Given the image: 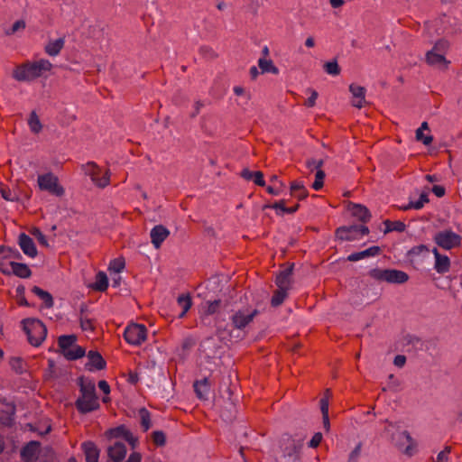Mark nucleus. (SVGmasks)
Returning a JSON list of instances; mask_svg holds the SVG:
<instances>
[{"label": "nucleus", "instance_id": "nucleus-1", "mask_svg": "<svg viewBox=\"0 0 462 462\" xmlns=\"http://www.w3.org/2000/svg\"><path fill=\"white\" fill-rule=\"evenodd\" d=\"M51 67V63L45 59L26 61L16 66L13 71V78L20 82L32 81L42 77L44 72L50 71Z\"/></svg>", "mask_w": 462, "mask_h": 462}, {"label": "nucleus", "instance_id": "nucleus-2", "mask_svg": "<svg viewBox=\"0 0 462 462\" xmlns=\"http://www.w3.org/2000/svg\"><path fill=\"white\" fill-rule=\"evenodd\" d=\"M80 396L77 399L75 405L80 413H88L99 408L98 398L96 393V386L93 381L79 378Z\"/></svg>", "mask_w": 462, "mask_h": 462}, {"label": "nucleus", "instance_id": "nucleus-3", "mask_svg": "<svg viewBox=\"0 0 462 462\" xmlns=\"http://www.w3.org/2000/svg\"><path fill=\"white\" fill-rule=\"evenodd\" d=\"M22 323L30 344L39 346L47 335V328L44 324L36 319H25Z\"/></svg>", "mask_w": 462, "mask_h": 462}, {"label": "nucleus", "instance_id": "nucleus-4", "mask_svg": "<svg viewBox=\"0 0 462 462\" xmlns=\"http://www.w3.org/2000/svg\"><path fill=\"white\" fill-rule=\"evenodd\" d=\"M369 276L379 282L402 284L408 281L406 273L395 269L374 268L369 271Z\"/></svg>", "mask_w": 462, "mask_h": 462}, {"label": "nucleus", "instance_id": "nucleus-5", "mask_svg": "<svg viewBox=\"0 0 462 462\" xmlns=\"http://www.w3.org/2000/svg\"><path fill=\"white\" fill-rule=\"evenodd\" d=\"M107 462H122L127 453L125 445L123 442L116 441L107 448ZM142 455L139 452H132L125 462H141Z\"/></svg>", "mask_w": 462, "mask_h": 462}, {"label": "nucleus", "instance_id": "nucleus-6", "mask_svg": "<svg viewBox=\"0 0 462 462\" xmlns=\"http://www.w3.org/2000/svg\"><path fill=\"white\" fill-rule=\"evenodd\" d=\"M433 240L438 246L445 250H451L461 245V236L451 229L437 232L434 235Z\"/></svg>", "mask_w": 462, "mask_h": 462}, {"label": "nucleus", "instance_id": "nucleus-7", "mask_svg": "<svg viewBox=\"0 0 462 462\" xmlns=\"http://www.w3.org/2000/svg\"><path fill=\"white\" fill-rule=\"evenodd\" d=\"M84 171L91 180L99 188L106 187L110 182V171H103L95 162H89L83 166Z\"/></svg>", "mask_w": 462, "mask_h": 462}, {"label": "nucleus", "instance_id": "nucleus-8", "mask_svg": "<svg viewBox=\"0 0 462 462\" xmlns=\"http://www.w3.org/2000/svg\"><path fill=\"white\" fill-rule=\"evenodd\" d=\"M369 233L367 226L364 225L344 226L337 229L336 236L340 240H358Z\"/></svg>", "mask_w": 462, "mask_h": 462}, {"label": "nucleus", "instance_id": "nucleus-9", "mask_svg": "<svg viewBox=\"0 0 462 462\" xmlns=\"http://www.w3.org/2000/svg\"><path fill=\"white\" fill-rule=\"evenodd\" d=\"M147 337V328L142 324L128 325L124 332L125 341L133 346H140Z\"/></svg>", "mask_w": 462, "mask_h": 462}, {"label": "nucleus", "instance_id": "nucleus-10", "mask_svg": "<svg viewBox=\"0 0 462 462\" xmlns=\"http://www.w3.org/2000/svg\"><path fill=\"white\" fill-rule=\"evenodd\" d=\"M38 185L42 190L60 197L64 194V189L59 184L58 178L51 172L38 176Z\"/></svg>", "mask_w": 462, "mask_h": 462}, {"label": "nucleus", "instance_id": "nucleus-11", "mask_svg": "<svg viewBox=\"0 0 462 462\" xmlns=\"http://www.w3.org/2000/svg\"><path fill=\"white\" fill-rule=\"evenodd\" d=\"M302 439H294L291 436L285 434L282 436L281 448L284 457L295 459L297 454L302 448Z\"/></svg>", "mask_w": 462, "mask_h": 462}, {"label": "nucleus", "instance_id": "nucleus-12", "mask_svg": "<svg viewBox=\"0 0 462 462\" xmlns=\"http://www.w3.org/2000/svg\"><path fill=\"white\" fill-rule=\"evenodd\" d=\"M257 310H239L236 311L231 317V322L234 328L237 329H244L250 324L254 318L257 315Z\"/></svg>", "mask_w": 462, "mask_h": 462}, {"label": "nucleus", "instance_id": "nucleus-13", "mask_svg": "<svg viewBox=\"0 0 462 462\" xmlns=\"http://www.w3.org/2000/svg\"><path fill=\"white\" fill-rule=\"evenodd\" d=\"M393 441L395 442V444L402 448L406 443H408V446L405 448L403 452L406 455L411 456L412 455V448L414 446V440L411 438V434L407 430H403L402 432L397 433L396 435L393 434Z\"/></svg>", "mask_w": 462, "mask_h": 462}, {"label": "nucleus", "instance_id": "nucleus-14", "mask_svg": "<svg viewBox=\"0 0 462 462\" xmlns=\"http://www.w3.org/2000/svg\"><path fill=\"white\" fill-rule=\"evenodd\" d=\"M18 244L24 254L31 258H34L38 252L32 239L24 233H22L18 237Z\"/></svg>", "mask_w": 462, "mask_h": 462}, {"label": "nucleus", "instance_id": "nucleus-15", "mask_svg": "<svg viewBox=\"0 0 462 462\" xmlns=\"http://www.w3.org/2000/svg\"><path fill=\"white\" fill-rule=\"evenodd\" d=\"M40 443L38 441H30L21 450V457L24 462H35L38 458Z\"/></svg>", "mask_w": 462, "mask_h": 462}, {"label": "nucleus", "instance_id": "nucleus-16", "mask_svg": "<svg viewBox=\"0 0 462 462\" xmlns=\"http://www.w3.org/2000/svg\"><path fill=\"white\" fill-rule=\"evenodd\" d=\"M170 231L162 225H157L152 228L150 236L153 246L158 249L163 241L169 236Z\"/></svg>", "mask_w": 462, "mask_h": 462}, {"label": "nucleus", "instance_id": "nucleus-17", "mask_svg": "<svg viewBox=\"0 0 462 462\" xmlns=\"http://www.w3.org/2000/svg\"><path fill=\"white\" fill-rule=\"evenodd\" d=\"M87 357L88 361L86 364V368L88 371L102 370L106 367V361L98 352L91 350L88 353Z\"/></svg>", "mask_w": 462, "mask_h": 462}, {"label": "nucleus", "instance_id": "nucleus-18", "mask_svg": "<svg viewBox=\"0 0 462 462\" xmlns=\"http://www.w3.org/2000/svg\"><path fill=\"white\" fill-rule=\"evenodd\" d=\"M381 252V248L379 246L374 245L371 246L365 250L360 251V252H355L350 254L346 260L349 262H357L368 257H374L378 255Z\"/></svg>", "mask_w": 462, "mask_h": 462}, {"label": "nucleus", "instance_id": "nucleus-19", "mask_svg": "<svg viewBox=\"0 0 462 462\" xmlns=\"http://www.w3.org/2000/svg\"><path fill=\"white\" fill-rule=\"evenodd\" d=\"M435 256L434 269L438 273H446L449 271L450 260L447 255L440 254L437 248L432 250Z\"/></svg>", "mask_w": 462, "mask_h": 462}, {"label": "nucleus", "instance_id": "nucleus-20", "mask_svg": "<svg viewBox=\"0 0 462 462\" xmlns=\"http://www.w3.org/2000/svg\"><path fill=\"white\" fill-rule=\"evenodd\" d=\"M86 462H98L100 450L94 442L86 441L81 445Z\"/></svg>", "mask_w": 462, "mask_h": 462}, {"label": "nucleus", "instance_id": "nucleus-21", "mask_svg": "<svg viewBox=\"0 0 462 462\" xmlns=\"http://www.w3.org/2000/svg\"><path fill=\"white\" fill-rule=\"evenodd\" d=\"M349 91L351 92L353 97L355 98L353 100V106L357 108L363 107L364 103L365 102V88L356 84H351L349 86Z\"/></svg>", "mask_w": 462, "mask_h": 462}, {"label": "nucleus", "instance_id": "nucleus-22", "mask_svg": "<svg viewBox=\"0 0 462 462\" xmlns=\"http://www.w3.org/2000/svg\"><path fill=\"white\" fill-rule=\"evenodd\" d=\"M349 210L353 217H356L363 223L368 222L371 218V214L368 208L360 204H351L349 206Z\"/></svg>", "mask_w": 462, "mask_h": 462}, {"label": "nucleus", "instance_id": "nucleus-23", "mask_svg": "<svg viewBox=\"0 0 462 462\" xmlns=\"http://www.w3.org/2000/svg\"><path fill=\"white\" fill-rule=\"evenodd\" d=\"M426 60L430 66H434L438 69H445L448 64V61L446 60L445 56H443L441 53H437L430 51H429L426 54Z\"/></svg>", "mask_w": 462, "mask_h": 462}, {"label": "nucleus", "instance_id": "nucleus-24", "mask_svg": "<svg viewBox=\"0 0 462 462\" xmlns=\"http://www.w3.org/2000/svg\"><path fill=\"white\" fill-rule=\"evenodd\" d=\"M9 272L20 278H29L32 274L30 268L25 263L11 261L9 263Z\"/></svg>", "mask_w": 462, "mask_h": 462}, {"label": "nucleus", "instance_id": "nucleus-25", "mask_svg": "<svg viewBox=\"0 0 462 462\" xmlns=\"http://www.w3.org/2000/svg\"><path fill=\"white\" fill-rule=\"evenodd\" d=\"M292 271H293V264L285 268L277 275L275 282H276V285L278 286V288H285V289L289 290L290 285H291V278L292 275Z\"/></svg>", "mask_w": 462, "mask_h": 462}, {"label": "nucleus", "instance_id": "nucleus-26", "mask_svg": "<svg viewBox=\"0 0 462 462\" xmlns=\"http://www.w3.org/2000/svg\"><path fill=\"white\" fill-rule=\"evenodd\" d=\"M241 176L246 180H252L258 186H265V181L263 180V174L262 171H252L248 169H244L241 171Z\"/></svg>", "mask_w": 462, "mask_h": 462}, {"label": "nucleus", "instance_id": "nucleus-27", "mask_svg": "<svg viewBox=\"0 0 462 462\" xmlns=\"http://www.w3.org/2000/svg\"><path fill=\"white\" fill-rule=\"evenodd\" d=\"M194 391L197 396L201 400L208 399L209 393V383L208 378L196 381L193 384Z\"/></svg>", "mask_w": 462, "mask_h": 462}, {"label": "nucleus", "instance_id": "nucleus-28", "mask_svg": "<svg viewBox=\"0 0 462 462\" xmlns=\"http://www.w3.org/2000/svg\"><path fill=\"white\" fill-rule=\"evenodd\" d=\"M200 351L205 354L207 357H214L217 353V344L214 337H209L200 343Z\"/></svg>", "mask_w": 462, "mask_h": 462}, {"label": "nucleus", "instance_id": "nucleus-29", "mask_svg": "<svg viewBox=\"0 0 462 462\" xmlns=\"http://www.w3.org/2000/svg\"><path fill=\"white\" fill-rule=\"evenodd\" d=\"M291 194L299 200H301L308 196V190L302 181L295 180L291 183Z\"/></svg>", "mask_w": 462, "mask_h": 462}, {"label": "nucleus", "instance_id": "nucleus-30", "mask_svg": "<svg viewBox=\"0 0 462 462\" xmlns=\"http://www.w3.org/2000/svg\"><path fill=\"white\" fill-rule=\"evenodd\" d=\"M65 43V41L63 38H59L54 41H51L48 42V44L45 46V51L50 56H57L61 49L63 48Z\"/></svg>", "mask_w": 462, "mask_h": 462}, {"label": "nucleus", "instance_id": "nucleus-31", "mask_svg": "<svg viewBox=\"0 0 462 462\" xmlns=\"http://www.w3.org/2000/svg\"><path fill=\"white\" fill-rule=\"evenodd\" d=\"M77 337L75 335H62L59 337L58 344L63 355H65L67 350L74 346Z\"/></svg>", "mask_w": 462, "mask_h": 462}, {"label": "nucleus", "instance_id": "nucleus-32", "mask_svg": "<svg viewBox=\"0 0 462 462\" xmlns=\"http://www.w3.org/2000/svg\"><path fill=\"white\" fill-rule=\"evenodd\" d=\"M32 291L43 301L46 308L53 306V298L48 291H43L38 286H33Z\"/></svg>", "mask_w": 462, "mask_h": 462}, {"label": "nucleus", "instance_id": "nucleus-33", "mask_svg": "<svg viewBox=\"0 0 462 462\" xmlns=\"http://www.w3.org/2000/svg\"><path fill=\"white\" fill-rule=\"evenodd\" d=\"M108 287V279L104 272H98L96 275L95 283L92 288L97 291H105Z\"/></svg>", "mask_w": 462, "mask_h": 462}, {"label": "nucleus", "instance_id": "nucleus-34", "mask_svg": "<svg viewBox=\"0 0 462 462\" xmlns=\"http://www.w3.org/2000/svg\"><path fill=\"white\" fill-rule=\"evenodd\" d=\"M272 208H274L277 211V214L280 216H283L284 214H292L296 212L299 208V204H296L293 207L288 208L285 206L284 200H280L271 206Z\"/></svg>", "mask_w": 462, "mask_h": 462}, {"label": "nucleus", "instance_id": "nucleus-35", "mask_svg": "<svg viewBox=\"0 0 462 462\" xmlns=\"http://www.w3.org/2000/svg\"><path fill=\"white\" fill-rule=\"evenodd\" d=\"M28 125L32 133L39 134L42 130V124L35 111H32L28 118Z\"/></svg>", "mask_w": 462, "mask_h": 462}, {"label": "nucleus", "instance_id": "nucleus-36", "mask_svg": "<svg viewBox=\"0 0 462 462\" xmlns=\"http://www.w3.org/2000/svg\"><path fill=\"white\" fill-rule=\"evenodd\" d=\"M178 304L182 310L179 317L183 318L191 307V299L189 295H180L178 297Z\"/></svg>", "mask_w": 462, "mask_h": 462}, {"label": "nucleus", "instance_id": "nucleus-37", "mask_svg": "<svg viewBox=\"0 0 462 462\" xmlns=\"http://www.w3.org/2000/svg\"><path fill=\"white\" fill-rule=\"evenodd\" d=\"M385 226V233L388 232H403L406 229V225L402 221H391V220H385L383 222Z\"/></svg>", "mask_w": 462, "mask_h": 462}, {"label": "nucleus", "instance_id": "nucleus-38", "mask_svg": "<svg viewBox=\"0 0 462 462\" xmlns=\"http://www.w3.org/2000/svg\"><path fill=\"white\" fill-rule=\"evenodd\" d=\"M258 66L263 73L271 72L273 74H277L279 72L278 69L273 65L271 60L261 58L258 60Z\"/></svg>", "mask_w": 462, "mask_h": 462}, {"label": "nucleus", "instance_id": "nucleus-39", "mask_svg": "<svg viewBox=\"0 0 462 462\" xmlns=\"http://www.w3.org/2000/svg\"><path fill=\"white\" fill-rule=\"evenodd\" d=\"M11 248L0 245V270L4 273H10L8 267H5V260L10 259Z\"/></svg>", "mask_w": 462, "mask_h": 462}, {"label": "nucleus", "instance_id": "nucleus-40", "mask_svg": "<svg viewBox=\"0 0 462 462\" xmlns=\"http://www.w3.org/2000/svg\"><path fill=\"white\" fill-rule=\"evenodd\" d=\"M287 291L288 289L285 288H278L277 291H274L273 297H272V306L278 307L280 306L285 300L287 296Z\"/></svg>", "mask_w": 462, "mask_h": 462}, {"label": "nucleus", "instance_id": "nucleus-41", "mask_svg": "<svg viewBox=\"0 0 462 462\" xmlns=\"http://www.w3.org/2000/svg\"><path fill=\"white\" fill-rule=\"evenodd\" d=\"M85 356V349L79 346H74L65 352L64 356L69 360H76Z\"/></svg>", "mask_w": 462, "mask_h": 462}, {"label": "nucleus", "instance_id": "nucleus-42", "mask_svg": "<svg viewBox=\"0 0 462 462\" xmlns=\"http://www.w3.org/2000/svg\"><path fill=\"white\" fill-rule=\"evenodd\" d=\"M140 423L144 431H147L151 426V414L147 409L142 408L139 410Z\"/></svg>", "mask_w": 462, "mask_h": 462}, {"label": "nucleus", "instance_id": "nucleus-43", "mask_svg": "<svg viewBox=\"0 0 462 462\" xmlns=\"http://www.w3.org/2000/svg\"><path fill=\"white\" fill-rule=\"evenodd\" d=\"M128 431L129 430L125 426L120 425L116 428L110 429L107 431V435L109 438H121L124 439V438L126 437V435L128 434Z\"/></svg>", "mask_w": 462, "mask_h": 462}, {"label": "nucleus", "instance_id": "nucleus-44", "mask_svg": "<svg viewBox=\"0 0 462 462\" xmlns=\"http://www.w3.org/2000/svg\"><path fill=\"white\" fill-rule=\"evenodd\" d=\"M325 71L331 76H337L340 73V68L337 60L328 61L324 64Z\"/></svg>", "mask_w": 462, "mask_h": 462}, {"label": "nucleus", "instance_id": "nucleus-45", "mask_svg": "<svg viewBox=\"0 0 462 462\" xmlns=\"http://www.w3.org/2000/svg\"><path fill=\"white\" fill-rule=\"evenodd\" d=\"M448 46H449V44L446 40H439L434 44V46L430 50V51L441 53L443 56H445V54L448 49Z\"/></svg>", "mask_w": 462, "mask_h": 462}, {"label": "nucleus", "instance_id": "nucleus-46", "mask_svg": "<svg viewBox=\"0 0 462 462\" xmlns=\"http://www.w3.org/2000/svg\"><path fill=\"white\" fill-rule=\"evenodd\" d=\"M31 234L38 240L40 245H42L45 247H49V243H48V240H47L45 235L39 228H36V227L33 228L31 231Z\"/></svg>", "mask_w": 462, "mask_h": 462}, {"label": "nucleus", "instance_id": "nucleus-47", "mask_svg": "<svg viewBox=\"0 0 462 462\" xmlns=\"http://www.w3.org/2000/svg\"><path fill=\"white\" fill-rule=\"evenodd\" d=\"M325 178V172L322 170L316 171L315 181L312 184V188L315 190H319L323 187V180Z\"/></svg>", "mask_w": 462, "mask_h": 462}, {"label": "nucleus", "instance_id": "nucleus-48", "mask_svg": "<svg viewBox=\"0 0 462 462\" xmlns=\"http://www.w3.org/2000/svg\"><path fill=\"white\" fill-rule=\"evenodd\" d=\"M82 312H83V309H81V313ZM79 322H80V328H82V330H84V331H93L94 330V326H93L92 320L90 319L84 317L82 314L79 318Z\"/></svg>", "mask_w": 462, "mask_h": 462}, {"label": "nucleus", "instance_id": "nucleus-49", "mask_svg": "<svg viewBox=\"0 0 462 462\" xmlns=\"http://www.w3.org/2000/svg\"><path fill=\"white\" fill-rule=\"evenodd\" d=\"M416 139L421 142L425 145H429L432 143L433 137L431 135H424L421 129L416 130Z\"/></svg>", "mask_w": 462, "mask_h": 462}, {"label": "nucleus", "instance_id": "nucleus-50", "mask_svg": "<svg viewBox=\"0 0 462 462\" xmlns=\"http://www.w3.org/2000/svg\"><path fill=\"white\" fill-rule=\"evenodd\" d=\"M125 267V262L120 259L113 260L109 264V269L115 273H121Z\"/></svg>", "mask_w": 462, "mask_h": 462}, {"label": "nucleus", "instance_id": "nucleus-51", "mask_svg": "<svg viewBox=\"0 0 462 462\" xmlns=\"http://www.w3.org/2000/svg\"><path fill=\"white\" fill-rule=\"evenodd\" d=\"M152 441L157 445V446H163L165 444V441H166V438H165V435L162 431H154L152 433Z\"/></svg>", "mask_w": 462, "mask_h": 462}, {"label": "nucleus", "instance_id": "nucleus-52", "mask_svg": "<svg viewBox=\"0 0 462 462\" xmlns=\"http://www.w3.org/2000/svg\"><path fill=\"white\" fill-rule=\"evenodd\" d=\"M220 306V300H215L213 301H208L207 302V310L206 313L208 315L214 314L217 311Z\"/></svg>", "mask_w": 462, "mask_h": 462}, {"label": "nucleus", "instance_id": "nucleus-53", "mask_svg": "<svg viewBox=\"0 0 462 462\" xmlns=\"http://www.w3.org/2000/svg\"><path fill=\"white\" fill-rule=\"evenodd\" d=\"M423 253H429V249L426 245H420L412 247L409 251V255L410 256L420 255Z\"/></svg>", "mask_w": 462, "mask_h": 462}, {"label": "nucleus", "instance_id": "nucleus-54", "mask_svg": "<svg viewBox=\"0 0 462 462\" xmlns=\"http://www.w3.org/2000/svg\"><path fill=\"white\" fill-rule=\"evenodd\" d=\"M451 451L450 447H446L442 451H440L438 456L436 462H448V454Z\"/></svg>", "mask_w": 462, "mask_h": 462}, {"label": "nucleus", "instance_id": "nucleus-55", "mask_svg": "<svg viewBox=\"0 0 462 462\" xmlns=\"http://www.w3.org/2000/svg\"><path fill=\"white\" fill-rule=\"evenodd\" d=\"M423 207H424V204L421 203L420 200H417V201H410L407 205L401 207V209L406 211V210H409L411 208L420 209Z\"/></svg>", "mask_w": 462, "mask_h": 462}, {"label": "nucleus", "instance_id": "nucleus-56", "mask_svg": "<svg viewBox=\"0 0 462 462\" xmlns=\"http://www.w3.org/2000/svg\"><path fill=\"white\" fill-rule=\"evenodd\" d=\"M321 440H322V434L320 432H317L314 434V436L310 440L308 445L310 448H315L320 444Z\"/></svg>", "mask_w": 462, "mask_h": 462}, {"label": "nucleus", "instance_id": "nucleus-57", "mask_svg": "<svg viewBox=\"0 0 462 462\" xmlns=\"http://www.w3.org/2000/svg\"><path fill=\"white\" fill-rule=\"evenodd\" d=\"M360 452H361V443L356 445V447L350 452V454L348 456V459L357 462L358 457L360 456Z\"/></svg>", "mask_w": 462, "mask_h": 462}, {"label": "nucleus", "instance_id": "nucleus-58", "mask_svg": "<svg viewBox=\"0 0 462 462\" xmlns=\"http://www.w3.org/2000/svg\"><path fill=\"white\" fill-rule=\"evenodd\" d=\"M317 98H318V92L315 90H312L310 97L305 102V106H307L308 107L314 106L316 104Z\"/></svg>", "mask_w": 462, "mask_h": 462}, {"label": "nucleus", "instance_id": "nucleus-59", "mask_svg": "<svg viewBox=\"0 0 462 462\" xmlns=\"http://www.w3.org/2000/svg\"><path fill=\"white\" fill-rule=\"evenodd\" d=\"M320 410L322 416L328 415V401L326 398L320 400Z\"/></svg>", "mask_w": 462, "mask_h": 462}, {"label": "nucleus", "instance_id": "nucleus-60", "mask_svg": "<svg viewBox=\"0 0 462 462\" xmlns=\"http://www.w3.org/2000/svg\"><path fill=\"white\" fill-rule=\"evenodd\" d=\"M283 186V184L282 182H279V186H269L267 187V192L269 194H272V195H279L280 194V189Z\"/></svg>", "mask_w": 462, "mask_h": 462}, {"label": "nucleus", "instance_id": "nucleus-61", "mask_svg": "<svg viewBox=\"0 0 462 462\" xmlns=\"http://www.w3.org/2000/svg\"><path fill=\"white\" fill-rule=\"evenodd\" d=\"M432 192L438 197L441 198L445 195V188L439 185H434L432 187Z\"/></svg>", "mask_w": 462, "mask_h": 462}, {"label": "nucleus", "instance_id": "nucleus-62", "mask_svg": "<svg viewBox=\"0 0 462 462\" xmlns=\"http://www.w3.org/2000/svg\"><path fill=\"white\" fill-rule=\"evenodd\" d=\"M124 439L125 441H127L133 448H135L136 444H137V439L135 437H134V435L130 432V430L128 431V434L126 435V437L124 438Z\"/></svg>", "mask_w": 462, "mask_h": 462}, {"label": "nucleus", "instance_id": "nucleus-63", "mask_svg": "<svg viewBox=\"0 0 462 462\" xmlns=\"http://www.w3.org/2000/svg\"><path fill=\"white\" fill-rule=\"evenodd\" d=\"M406 357L402 355H398L394 357L393 364L398 366L402 367L405 365Z\"/></svg>", "mask_w": 462, "mask_h": 462}, {"label": "nucleus", "instance_id": "nucleus-64", "mask_svg": "<svg viewBox=\"0 0 462 462\" xmlns=\"http://www.w3.org/2000/svg\"><path fill=\"white\" fill-rule=\"evenodd\" d=\"M98 387L106 394L110 393V386L105 380H101L98 382Z\"/></svg>", "mask_w": 462, "mask_h": 462}]
</instances>
